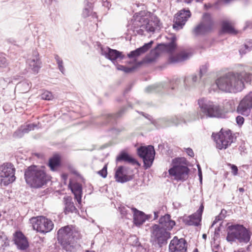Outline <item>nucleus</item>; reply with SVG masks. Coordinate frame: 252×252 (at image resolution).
Returning <instances> with one entry per match:
<instances>
[{"mask_svg": "<svg viewBox=\"0 0 252 252\" xmlns=\"http://www.w3.org/2000/svg\"><path fill=\"white\" fill-rule=\"evenodd\" d=\"M127 107L123 106L115 114L103 113L98 116L94 123L98 126H103L107 125H114L117 123V120L122 117L126 112Z\"/></svg>", "mask_w": 252, "mask_h": 252, "instance_id": "nucleus-10", "label": "nucleus"}, {"mask_svg": "<svg viewBox=\"0 0 252 252\" xmlns=\"http://www.w3.org/2000/svg\"><path fill=\"white\" fill-rule=\"evenodd\" d=\"M134 83H132L129 84L125 90L124 92V95H125L126 94L128 93L131 89L132 86H133Z\"/></svg>", "mask_w": 252, "mask_h": 252, "instance_id": "nucleus-60", "label": "nucleus"}, {"mask_svg": "<svg viewBox=\"0 0 252 252\" xmlns=\"http://www.w3.org/2000/svg\"><path fill=\"white\" fill-rule=\"evenodd\" d=\"M211 138L216 144V148L220 150V130L218 132H213L211 135Z\"/></svg>", "mask_w": 252, "mask_h": 252, "instance_id": "nucleus-42", "label": "nucleus"}, {"mask_svg": "<svg viewBox=\"0 0 252 252\" xmlns=\"http://www.w3.org/2000/svg\"><path fill=\"white\" fill-rule=\"evenodd\" d=\"M7 42L11 43V45L14 46H19L18 44L17 43V41L14 39L13 38H9L7 40Z\"/></svg>", "mask_w": 252, "mask_h": 252, "instance_id": "nucleus-59", "label": "nucleus"}, {"mask_svg": "<svg viewBox=\"0 0 252 252\" xmlns=\"http://www.w3.org/2000/svg\"><path fill=\"white\" fill-rule=\"evenodd\" d=\"M209 64L208 63H206L204 64L201 65L199 67V79L202 80L203 83H205L206 81L203 77L205 75L209 69Z\"/></svg>", "mask_w": 252, "mask_h": 252, "instance_id": "nucleus-39", "label": "nucleus"}, {"mask_svg": "<svg viewBox=\"0 0 252 252\" xmlns=\"http://www.w3.org/2000/svg\"><path fill=\"white\" fill-rule=\"evenodd\" d=\"M57 240L63 250L66 252H76L79 245L75 241L71 226L61 227L57 232Z\"/></svg>", "mask_w": 252, "mask_h": 252, "instance_id": "nucleus-6", "label": "nucleus"}, {"mask_svg": "<svg viewBox=\"0 0 252 252\" xmlns=\"http://www.w3.org/2000/svg\"><path fill=\"white\" fill-rule=\"evenodd\" d=\"M220 223L215 228L214 232V236L211 241V249L213 252H219L220 248V241L218 240L220 238Z\"/></svg>", "mask_w": 252, "mask_h": 252, "instance_id": "nucleus-31", "label": "nucleus"}, {"mask_svg": "<svg viewBox=\"0 0 252 252\" xmlns=\"http://www.w3.org/2000/svg\"><path fill=\"white\" fill-rule=\"evenodd\" d=\"M202 80L199 79V76L195 74H192L185 78L184 85L186 89L189 90L191 88L193 87L195 85Z\"/></svg>", "mask_w": 252, "mask_h": 252, "instance_id": "nucleus-32", "label": "nucleus"}, {"mask_svg": "<svg viewBox=\"0 0 252 252\" xmlns=\"http://www.w3.org/2000/svg\"><path fill=\"white\" fill-rule=\"evenodd\" d=\"M228 231L226 237L228 242H232L236 240L240 243H248L251 239V232L244 225H231L228 226Z\"/></svg>", "mask_w": 252, "mask_h": 252, "instance_id": "nucleus-8", "label": "nucleus"}, {"mask_svg": "<svg viewBox=\"0 0 252 252\" xmlns=\"http://www.w3.org/2000/svg\"><path fill=\"white\" fill-rule=\"evenodd\" d=\"M26 126L27 127H28V128L30 130V131L34 130V128L37 126V125L34 123L28 124L26 125Z\"/></svg>", "mask_w": 252, "mask_h": 252, "instance_id": "nucleus-54", "label": "nucleus"}, {"mask_svg": "<svg viewBox=\"0 0 252 252\" xmlns=\"http://www.w3.org/2000/svg\"><path fill=\"white\" fill-rule=\"evenodd\" d=\"M228 165L229 166L231 169V172L232 174L234 176H236L238 174V167L236 165L234 164H231L230 163L228 164Z\"/></svg>", "mask_w": 252, "mask_h": 252, "instance_id": "nucleus-48", "label": "nucleus"}, {"mask_svg": "<svg viewBox=\"0 0 252 252\" xmlns=\"http://www.w3.org/2000/svg\"><path fill=\"white\" fill-rule=\"evenodd\" d=\"M99 52L106 59L110 60L114 64L118 59H125L122 52L112 48H100Z\"/></svg>", "mask_w": 252, "mask_h": 252, "instance_id": "nucleus-21", "label": "nucleus"}, {"mask_svg": "<svg viewBox=\"0 0 252 252\" xmlns=\"http://www.w3.org/2000/svg\"><path fill=\"white\" fill-rule=\"evenodd\" d=\"M185 151L188 156H189L190 157H194V154L192 149H191L190 148H188L185 149Z\"/></svg>", "mask_w": 252, "mask_h": 252, "instance_id": "nucleus-52", "label": "nucleus"}, {"mask_svg": "<svg viewBox=\"0 0 252 252\" xmlns=\"http://www.w3.org/2000/svg\"><path fill=\"white\" fill-rule=\"evenodd\" d=\"M155 154L145 158L143 159L144 163V167L145 169H147L151 167L155 159Z\"/></svg>", "mask_w": 252, "mask_h": 252, "instance_id": "nucleus-41", "label": "nucleus"}, {"mask_svg": "<svg viewBox=\"0 0 252 252\" xmlns=\"http://www.w3.org/2000/svg\"><path fill=\"white\" fill-rule=\"evenodd\" d=\"M220 220V213H219V214L216 217L215 220L213 221L212 224L210 227V229L212 228L214 225Z\"/></svg>", "mask_w": 252, "mask_h": 252, "instance_id": "nucleus-51", "label": "nucleus"}, {"mask_svg": "<svg viewBox=\"0 0 252 252\" xmlns=\"http://www.w3.org/2000/svg\"><path fill=\"white\" fill-rule=\"evenodd\" d=\"M139 114L142 115L143 116H144L145 118L147 119L149 121H151V123H152V121L153 120L152 118V117L149 115L148 114H146L143 112H140V111H137Z\"/></svg>", "mask_w": 252, "mask_h": 252, "instance_id": "nucleus-53", "label": "nucleus"}, {"mask_svg": "<svg viewBox=\"0 0 252 252\" xmlns=\"http://www.w3.org/2000/svg\"><path fill=\"white\" fill-rule=\"evenodd\" d=\"M223 33L236 34L237 32L234 29L231 22L229 21H221V35Z\"/></svg>", "mask_w": 252, "mask_h": 252, "instance_id": "nucleus-33", "label": "nucleus"}, {"mask_svg": "<svg viewBox=\"0 0 252 252\" xmlns=\"http://www.w3.org/2000/svg\"><path fill=\"white\" fill-rule=\"evenodd\" d=\"M13 241L18 249L26 250L29 247V243L27 238L20 231L15 232L13 234Z\"/></svg>", "mask_w": 252, "mask_h": 252, "instance_id": "nucleus-23", "label": "nucleus"}, {"mask_svg": "<svg viewBox=\"0 0 252 252\" xmlns=\"http://www.w3.org/2000/svg\"><path fill=\"white\" fill-rule=\"evenodd\" d=\"M202 20L203 21L201 23H205V25L206 27H209V29L212 30L214 26V22L212 19L210 14L209 13H204L202 16Z\"/></svg>", "mask_w": 252, "mask_h": 252, "instance_id": "nucleus-38", "label": "nucleus"}, {"mask_svg": "<svg viewBox=\"0 0 252 252\" xmlns=\"http://www.w3.org/2000/svg\"><path fill=\"white\" fill-rule=\"evenodd\" d=\"M252 109V92L246 95L240 101L237 111L244 116H248Z\"/></svg>", "mask_w": 252, "mask_h": 252, "instance_id": "nucleus-16", "label": "nucleus"}, {"mask_svg": "<svg viewBox=\"0 0 252 252\" xmlns=\"http://www.w3.org/2000/svg\"><path fill=\"white\" fill-rule=\"evenodd\" d=\"M198 104L200 108L201 112L199 114L195 111L189 112L188 116H187V120H185L186 123L187 121L189 122L198 119L199 115L202 119L203 116L201 115V113L206 115L208 117H220V106L215 105L213 102L205 98H201L198 100Z\"/></svg>", "mask_w": 252, "mask_h": 252, "instance_id": "nucleus-5", "label": "nucleus"}, {"mask_svg": "<svg viewBox=\"0 0 252 252\" xmlns=\"http://www.w3.org/2000/svg\"><path fill=\"white\" fill-rule=\"evenodd\" d=\"M169 252H187L188 243L185 238L179 239L174 236L169 245Z\"/></svg>", "mask_w": 252, "mask_h": 252, "instance_id": "nucleus-17", "label": "nucleus"}, {"mask_svg": "<svg viewBox=\"0 0 252 252\" xmlns=\"http://www.w3.org/2000/svg\"><path fill=\"white\" fill-rule=\"evenodd\" d=\"M97 174L103 178H106L107 175V165L105 164L102 169L97 172Z\"/></svg>", "mask_w": 252, "mask_h": 252, "instance_id": "nucleus-47", "label": "nucleus"}, {"mask_svg": "<svg viewBox=\"0 0 252 252\" xmlns=\"http://www.w3.org/2000/svg\"><path fill=\"white\" fill-rule=\"evenodd\" d=\"M211 30L204 23H200L193 30L192 33L195 36L204 35Z\"/></svg>", "mask_w": 252, "mask_h": 252, "instance_id": "nucleus-34", "label": "nucleus"}, {"mask_svg": "<svg viewBox=\"0 0 252 252\" xmlns=\"http://www.w3.org/2000/svg\"><path fill=\"white\" fill-rule=\"evenodd\" d=\"M149 48H136L135 50L131 51L127 54V57L131 59L129 61H126V63L129 64H134V63H138L137 62V58L141 54L146 52Z\"/></svg>", "mask_w": 252, "mask_h": 252, "instance_id": "nucleus-30", "label": "nucleus"}, {"mask_svg": "<svg viewBox=\"0 0 252 252\" xmlns=\"http://www.w3.org/2000/svg\"><path fill=\"white\" fill-rule=\"evenodd\" d=\"M116 162L117 163L125 162L132 165H136L138 166H140L141 165L140 163L135 158L124 150L120 151L117 156L116 158Z\"/></svg>", "mask_w": 252, "mask_h": 252, "instance_id": "nucleus-22", "label": "nucleus"}, {"mask_svg": "<svg viewBox=\"0 0 252 252\" xmlns=\"http://www.w3.org/2000/svg\"><path fill=\"white\" fill-rule=\"evenodd\" d=\"M236 122L239 126H242L244 122V118L241 116H238L236 118Z\"/></svg>", "mask_w": 252, "mask_h": 252, "instance_id": "nucleus-50", "label": "nucleus"}, {"mask_svg": "<svg viewBox=\"0 0 252 252\" xmlns=\"http://www.w3.org/2000/svg\"><path fill=\"white\" fill-rule=\"evenodd\" d=\"M4 243L2 245V247H7L9 246V240L6 235H4Z\"/></svg>", "mask_w": 252, "mask_h": 252, "instance_id": "nucleus-57", "label": "nucleus"}, {"mask_svg": "<svg viewBox=\"0 0 252 252\" xmlns=\"http://www.w3.org/2000/svg\"><path fill=\"white\" fill-rule=\"evenodd\" d=\"M48 166L52 171H56L61 166V158L56 154L51 158L48 162Z\"/></svg>", "mask_w": 252, "mask_h": 252, "instance_id": "nucleus-36", "label": "nucleus"}, {"mask_svg": "<svg viewBox=\"0 0 252 252\" xmlns=\"http://www.w3.org/2000/svg\"><path fill=\"white\" fill-rule=\"evenodd\" d=\"M151 237L154 238L155 242L159 247L167 244V241L171 237L170 231L164 229L157 224H154L150 227Z\"/></svg>", "mask_w": 252, "mask_h": 252, "instance_id": "nucleus-11", "label": "nucleus"}, {"mask_svg": "<svg viewBox=\"0 0 252 252\" xmlns=\"http://www.w3.org/2000/svg\"><path fill=\"white\" fill-rule=\"evenodd\" d=\"M220 6V1L219 0H218L217 1L215 2L213 4H209V7L210 8H213L215 9H218L219 8Z\"/></svg>", "mask_w": 252, "mask_h": 252, "instance_id": "nucleus-61", "label": "nucleus"}, {"mask_svg": "<svg viewBox=\"0 0 252 252\" xmlns=\"http://www.w3.org/2000/svg\"><path fill=\"white\" fill-rule=\"evenodd\" d=\"M20 129H21L22 132H23L24 134L25 133H28L30 131L28 127H27L26 126H21Z\"/></svg>", "mask_w": 252, "mask_h": 252, "instance_id": "nucleus-64", "label": "nucleus"}, {"mask_svg": "<svg viewBox=\"0 0 252 252\" xmlns=\"http://www.w3.org/2000/svg\"><path fill=\"white\" fill-rule=\"evenodd\" d=\"M178 48H152L141 61L128 67L124 65L118 64L117 69L123 71L126 73H129L145 63H151L156 62L162 52L168 54L167 62L169 64H177L188 60L193 55L191 52L177 51Z\"/></svg>", "mask_w": 252, "mask_h": 252, "instance_id": "nucleus-1", "label": "nucleus"}, {"mask_svg": "<svg viewBox=\"0 0 252 252\" xmlns=\"http://www.w3.org/2000/svg\"><path fill=\"white\" fill-rule=\"evenodd\" d=\"M65 204L64 213L67 214L69 212H76L77 211L73 202L72 201V198L70 197L67 196L63 198Z\"/></svg>", "mask_w": 252, "mask_h": 252, "instance_id": "nucleus-35", "label": "nucleus"}, {"mask_svg": "<svg viewBox=\"0 0 252 252\" xmlns=\"http://www.w3.org/2000/svg\"><path fill=\"white\" fill-rule=\"evenodd\" d=\"M33 227L37 231L42 233H46L51 231L54 227L53 222L43 216L33 218L31 220Z\"/></svg>", "mask_w": 252, "mask_h": 252, "instance_id": "nucleus-12", "label": "nucleus"}, {"mask_svg": "<svg viewBox=\"0 0 252 252\" xmlns=\"http://www.w3.org/2000/svg\"><path fill=\"white\" fill-rule=\"evenodd\" d=\"M244 47H252V39H247L244 43Z\"/></svg>", "mask_w": 252, "mask_h": 252, "instance_id": "nucleus-58", "label": "nucleus"}, {"mask_svg": "<svg viewBox=\"0 0 252 252\" xmlns=\"http://www.w3.org/2000/svg\"><path fill=\"white\" fill-rule=\"evenodd\" d=\"M24 135L23 132H22L20 128L15 131L13 134L14 137L17 138H21L24 136Z\"/></svg>", "mask_w": 252, "mask_h": 252, "instance_id": "nucleus-49", "label": "nucleus"}, {"mask_svg": "<svg viewBox=\"0 0 252 252\" xmlns=\"http://www.w3.org/2000/svg\"><path fill=\"white\" fill-rule=\"evenodd\" d=\"M231 213L230 211H227L225 210V209H221V218H225L227 215H229V214Z\"/></svg>", "mask_w": 252, "mask_h": 252, "instance_id": "nucleus-62", "label": "nucleus"}, {"mask_svg": "<svg viewBox=\"0 0 252 252\" xmlns=\"http://www.w3.org/2000/svg\"><path fill=\"white\" fill-rule=\"evenodd\" d=\"M137 155L142 159L146 157L156 154L154 147L151 145L141 146L137 149Z\"/></svg>", "mask_w": 252, "mask_h": 252, "instance_id": "nucleus-29", "label": "nucleus"}, {"mask_svg": "<svg viewBox=\"0 0 252 252\" xmlns=\"http://www.w3.org/2000/svg\"><path fill=\"white\" fill-rule=\"evenodd\" d=\"M158 222V225L169 231H170L176 224L175 221L171 219V215L169 214L161 216Z\"/></svg>", "mask_w": 252, "mask_h": 252, "instance_id": "nucleus-24", "label": "nucleus"}, {"mask_svg": "<svg viewBox=\"0 0 252 252\" xmlns=\"http://www.w3.org/2000/svg\"><path fill=\"white\" fill-rule=\"evenodd\" d=\"M188 164L189 162L185 158L177 157L172 159V167L168 170L169 174L177 181L186 180L190 171Z\"/></svg>", "mask_w": 252, "mask_h": 252, "instance_id": "nucleus-7", "label": "nucleus"}, {"mask_svg": "<svg viewBox=\"0 0 252 252\" xmlns=\"http://www.w3.org/2000/svg\"><path fill=\"white\" fill-rule=\"evenodd\" d=\"M119 210L122 215V218H125L126 219H130L132 217L131 213L130 212V210L128 209L125 206H121L119 207Z\"/></svg>", "mask_w": 252, "mask_h": 252, "instance_id": "nucleus-40", "label": "nucleus"}, {"mask_svg": "<svg viewBox=\"0 0 252 252\" xmlns=\"http://www.w3.org/2000/svg\"><path fill=\"white\" fill-rule=\"evenodd\" d=\"M154 41L153 40H151L150 42L148 43H145L142 46H140L139 47H151V46L153 44Z\"/></svg>", "mask_w": 252, "mask_h": 252, "instance_id": "nucleus-63", "label": "nucleus"}, {"mask_svg": "<svg viewBox=\"0 0 252 252\" xmlns=\"http://www.w3.org/2000/svg\"><path fill=\"white\" fill-rule=\"evenodd\" d=\"M155 47H177L176 37L172 36L170 42L166 44H158Z\"/></svg>", "mask_w": 252, "mask_h": 252, "instance_id": "nucleus-43", "label": "nucleus"}, {"mask_svg": "<svg viewBox=\"0 0 252 252\" xmlns=\"http://www.w3.org/2000/svg\"><path fill=\"white\" fill-rule=\"evenodd\" d=\"M251 48H241L239 50L240 54L242 56L246 54L247 52L251 51Z\"/></svg>", "mask_w": 252, "mask_h": 252, "instance_id": "nucleus-56", "label": "nucleus"}, {"mask_svg": "<svg viewBox=\"0 0 252 252\" xmlns=\"http://www.w3.org/2000/svg\"><path fill=\"white\" fill-rule=\"evenodd\" d=\"M127 169L123 165H120L115 169L114 178L117 182L123 184L133 179L134 175L128 174Z\"/></svg>", "mask_w": 252, "mask_h": 252, "instance_id": "nucleus-18", "label": "nucleus"}, {"mask_svg": "<svg viewBox=\"0 0 252 252\" xmlns=\"http://www.w3.org/2000/svg\"><path fill=\"white\" fill-rule=\"evenodd\" d=\"M127 27L130 37L137 34L146 36L159 32L162 24L157 16L149 17L145 11H141L133 15Z\"/></svg>", "mask_w": 252, "mask_h": 252, "instance_id": "nucleus-2", "label": "nucleus"}, {"mask_svg": "<svg viewBox=\"0 0 252 252\" xmlns=\"http://www.w3.org/2000/svg\"><path fill=\"white\" fill-rule=\"evenodd\" d=\"M182 123H185L186 121L180 116L160 118L157 120L152 121V124L158 129L173 126H177Z\"/></svg>", "mask_w": 252, "mask_h": 252, "instance_id": "nucleus-13", "label": "nucleus"}, {"mask_svg": "<svg viewBox=\"0 0 252 252\" xmlns=\"http://www.w3.org/2000/svg\"><path fill=\"white\" fill-rule=\"evenodd\" d=\"M27 63L29 64V69L33 73L37 74L42 67V62L36 50L32 51V57L28 59Z\"/></svg>", "mask_w": 252, "mask_h": 252, "instance_id": "nucleus-20", "label": "nucleus"}, {"mask_svg": "<svg viewBox=\"0 0 252 252\" xmlns=\"http://www.w3.org/2000/svg\"><path fill=\"white\" fill-rule=\"evenodd\" d=\"M15 168L11 162H4L0 165V184L7 186L16 180Z\"/></svg>", "mask_w": 252, "mask_h": 252, "instance_id": "nucleus-9", "label": "nucleus"}, {"mask_svg": "<svg viewBox=\"0 0 252 252\" xmlns=\"http://www.w3.org/2000/svg\"><path fill=\"white\" fill-rule=\"evenodd\" d=\"M41 98L44 100H50L53 98V95L51 92L46 91L41 94Z\"/></svg>", "mask_w": 252, "mask_h": 252, "instance_id": "nucleus-45", "label": "nucleus"}, {"mask_svg": "<svg viewBox=\"0 0 252 252\" xmlns=\"http://www.w3.org/2000/svg\"><path fill=\"white\" fill-rule=\"evenodd\" d=\"M252 75L245 71L229 72L221 76V91L236 93L241 91L245 87L244 82L250 83Z\"/></svg>", "mask_w": 252, "mask_h": 252, "instance_id": "nucleus-3", "label": "nucleus"}, {"mask_svg": "<svg viewBox=\"0 0 252 252\" xmlns=\"http://www.w3.org/2000/svg\"><path fill=\"white\" fill-rule=\"evenodd\" d=\"M236 139L229 129L223 131L221 128V149H226Z\"/></svg>", "mask_w": 252, "mask_h": 252, "instance_id": "nucleus-28", "label": "nucleus"}, {"mask_svg": "<svg viewBox=\"0 0 252 252\" xmlns=\"http://www.w3.org/2000/svg\"><path fill=\"white\" fill-rule=\"evenodd\" d=\"M204 208L203 203H202L196 212L183 218V222L189 226H198L200 225Z\"/></svg>", "mask_w": 252, "mask_h": 252, "instance_id": "nucleus-15", "label": "nucleus"}, {"mask_svg": "<svg viewBox=\"0 0 252 252\" xmlns=\"http://www.w3.org/2000/svg\"><path fill=\"white\" fill-rule=\"evenodd\" d=\"M176 86V83L171 81L169 82H161L147 87L145 89V91L147 93H166L168 94H172L170 90H174Z\"/></svg>", "mask_w": 252, "mask_h": 252, "instance_id": "nucleus-14", "label": "nucleus"}, {"mask_svg": "<svg viewBox=\"0 0 252 252\" xmlns=\"http://www.w3.org/2000/svg\"><path fill=\"white\" fill-rule=\"evenodd\" d=\"M6 64V59L3 57H0V67H4Z\"/></svg>", "mask_w": 252, "mask_h": 252, "instance_id": "nucleus-55", "label": "nucleus"}, {"mask_svg": "<svg viewBox=\"0 0 252 252\" xmlns=\"http://www.w3.org/2000/svg\"><path fill=\"white\" fill-rule=\"evenodd\" d=\"M93 3L89 1L88 0H85L84 1V8L82 10V17L86 18L89 17L92 11H93Z\"/></svg>", "mask_w": 252, "mask_h": 252, "instance_id": "nucleus-37", "label": "nucleus"}, {"mask_svg": "<svg viewBox=\"0 0 252 252\" xmlns=\"http://www.w3.org/2000/svg\"><path fill=\"white\" fill-rule=\"evenodd\" d=\"M133 213V223L136 226H140L146 220H148V216L142 211H139L135 207H132L131 209Z\"/></svg>", "mask_w": 252, "mask_h": 252, "instance_id": "nucleus-26", "label": "nucleus"}, {"mask_svg": "<svg viewBox=\"0 0 252 252\" xmlns=\"http://www.w3.org/2000/svg\"><path fill=\"white\" fill-rule=\"evenodd\" d=\"M209 77L215 79V82L213 83L210 88V92L219 93L220 90V70L213 71L207 74Z\"/></svg>", "mask_w": 252, "mask_h": 252, "instance_id": "nucleus-27", "label": "nucleus"}, {"mask_svg": "<svg viewBox=\"0 0 252 252\" xmlns=\"http://www.w3.org/2000/svg\"><path fill=\"white\" fill-rule=\"evenodd\" d=\"M24 178L26 183L34 189L42 188L50 180L44 170L35 165H32L25 170Z\"/></svg>", "mask_w": 252, "mask_h": 252, "instance_id": "nucleus-4", "label": "nucleus"}, {"mask_svg": "<svg viewBox=\"0 0 252 252\" xmlns=\"http://www.w3.org/2000/svg\"><path fill=\"white\" fill-rule=\"evenodd\" d=\"M130 240L131 242V245L133 247H140L141 246V243L139 241V239L136 237V235L131 236Z\"/></svg>", "mask_w": 252, "mask_h": 252, "instance_id": "nucleus-46", "label": "nucleus"}, {"mask_svg": "<svg viewBox=\"0 0 252 252\" xmlns=\"http://www.w3.org/2000/svg\"><path fill=\"white\" fill-rule=\"evenodd\" d=\"M68 188L74 194V199L77 201L78 204H81L82 202L83 192L82 185L78 182H72L71 181H70L68 184Z\"/></svg>", "mask_w": 252, "mask_h": 252, "instance_id": "nucleus-25", "label": "nucleus"}, {"mask_svg": "<svg viewBox=\"0 0 252 252\" xmlns=\"http://www.w3.org/2000/svg\"><path fill=\"white\" fill-rule=\"evenodd\" d=\"M54 58L57 63L58 64L59 69L63 74H64L65 69L63 65V61L62 59L58 55H55Z\"/></svg>", "mask_w": 252, "mask_h": 252, "instance_id": "nucleus-44", "label": "nucleus"}, {"mask_svg": "<svg viewBox=\"0 0 252 252\" xmlns=\"http://www.w3.org/2000/svg\"><path fill=\"white\" fill-rule=\"evenodd\" d=\"M190 16L191 12L189 9L181 10L176 14L173 28L176 30L182 29Z\"/></svg>", "mask_w": 252, "mask_h": 252, "instance_id": "nucleus-19", "label": "nucleus"}]
</instances>
